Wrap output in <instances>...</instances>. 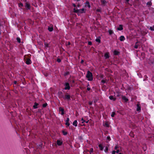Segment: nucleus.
<instances>
[{"label":"nucleus","mask_w":154,"mask_h":154,"mask_svg":"<svg viewBox=\"0 0 154 154\" xmlns=\"http://www.w3.org/2000/svg\"><path fill=\"white\" fill-rule=\"evenodd\" d=\"M86 77L89 81H91L93 80L92 73L89 71H88Z\"/></svg>","instance_id":"1"},{"label":"nucleus","mask_w":154,"mask_h":154,"mask_svg":"<svg viewBox=\"0 0 154 154\" xmlns=\"http://www.w3.org/2000/svg\"><path fill=\"white\" fill-rule=\"evenodd\" d=\"M24 60L26 62V63L27 64H29L31 63V61L30 59L27 57H26V56H25Z\"/></svg>","instance_id":"2"},{"label":"nucleus","mask_w":154,"mask_h":154,"mask_svg":"<svg viewBox=\"0 0 154 154\" xmlns=\"http://www.w3.org/2000/svg\"><path fill=\"white\" fill-rule=\"evenodd\" d=\"M63 98L64 100H70V97L69 95L66 94L63 97Z\"/></svg>","instance_id":"3"},{"label":"nucleus","mask_w":154,"mask_h":154,"mask_svg":"<svg viewBox=\"0 0 154 154\" xmlns=\"http://www.w3.org/2000/svg\"><path fill=\"white\" fill-rule=\"evenodd\" d=\"M65 89L69 90L70 89V87L69 86V84L68 83H66L65 84Z\"/></svg>","instance_id":"4"},{"label":"nucleus","mask_w":154,"mask_h":154,"mask_svg":"<svg viewBox=\"0 0 154 154\" xmlns=\"http://www.w3.org/2000/svg\"><path fill=\"white\" fill-rule=\"evenodd\" d=\"M85 10L84 8L78 10V13H85Z\"/></svg>","instance_id":"5"},{"label":"nucleus","mask_w":154,"mask_h":154,"mask_svg":"<svg viewBox=\"0 0 154 154\" xmlns=\"http://www.w3.org/2000/svg\"><path fill=\"white\" fill-rule=\"evenodd\" d=\"M25 6V8L27 9H30V5L28 2H26Z\"/></svg>","instance_id":"6"},{"label":"nucleus","mask_w":154,"mask_h":154,"mask_svg":"<svg viewBox=\"0 0 154 154\" xmlns=\"http://www.w3.org/2000/svg\"><path fill=\"white\" fill-rule=\"evenodd\" d=\"M109 99L113 101H115L116 100V98L113 97L112 96H110L109 97Z\"/></svg>","instance_id":"7"},{"label":"nucleus","mask_w":154,"mask_h":154,"mask_svg":"<svg viewBox=\"0 0 154 154\" xmlns=\"http://www.w3.org/2000/svg\"><path fill=\"white\" fill-rule=\"evenodd\" d=\"M59 110L60 112H61V114L62 115H63L64 114V109H63V108H62L61 107H60L59 108Z\"/></svg>","instance_id":"8"},{"label":"nucleus","mask_w":154,"mask_h":154,"mask_svg":"<svg viewBox=\"0 0 154 154\" xmlns=\"http://www.w3.org/2000/svg\"><path fill=\"white\" fill-rule=\"evenodd\" d=\"M138 42H136L135 45L134 46V48L135 49H137L138 48V46H139V45L138 44Z\"/></svg>","instance_id":"9"},{"label":"nucleus","mask_w":154,"mask_h":154,"mask_svg":"<svg viewBox=\"0 0 154 154\" xmlns=\"http://www.w3.org/2000/svg\"><path fill=\"white\" fill-rule=\"evenodd\" d=\"M72 124L73 125H74L75 127H76L77 125V120H75L73 122Z\"/></svg>","instance_id":"10"},{"label":"nucleus","mask_w":154,"mask_h":154,"mask_svg":"<svg viewBox=\"0 0 154 154\" xmlns=\"http://www.w3.org/2000/svg\"><path fill=\"white\" fill-rule=\"evenodd\" d=\"M123 29L122 26V25H120L119 27L117 28V29L119 30H122Z\"/></svg>","instance_id":"11"},{"label":"nucleus","mask_w":154,"mask_h":154,"mask_svg":"<svg viewBox=\"0 0 154 154\" xmlns=\"http://www.w3.org/2000/svg\"><path fill=\"white\" fill-rule=\"evenodd\" d=\"M125 40V38L123 36H121L120 37V40L121 41H123Z\"/></svg>","instance_id":"12"},{"label":"nucleus","mask_w":154,"mask_h":154,"mask_svg":"<svg viewBox=\"0 0 154 154\" xmlns=\"http://www.w3.org/2000/svg\"><path fill=\"white\" fill-rule=\"evenodd\" d=\"M38 104L36 103H35L34 105L33 106V107L34 109H36L38 108Z\"/></svg>","instance_id":"13"},{"label":"nucleus","mask_w":154,"mask_h":154,"mask_svg":"<svg viewBox=\"0 0 154 154\" xmlns=\"http://www.w3.org/2000/svg\"><path fill=\"white\" fill-rule=\"evenodd\" d=\"M109 53H107L105 54L104 57L106 59L108 58L109 57Z\"/></svg>","instance_id":"14"},{"label":"nucleus","mask_w":154,"mask_h":154,"mask_svg":"<svg viewBox=\"0 0 154 154\" xmlns=\"http://www.w3.org/2000/svg\"><path fill=\"white\" fill-rule=\"evenodd\" d=\"M62 143V141H60V140H57V144L59 146L61 145Z\"/></svg>","instance_id":"15"},{"label":"nucleus","mask_w":154,"mask_h":154,"mask_svg":"<svg viewBox=\"0 0 154 154\" xmlns=\"http://www.w3.org/2000/svg\"><path fill=\"white\" fill-rule=\"evenodd\" d=\"M122 98L123 100H124L125 102L128 101V99L125 96H122Z\"/></svg>","instance_id":"16"},{"label":"nucleus","mask_w":154,"mask_h":154,"mask_svg":"<svg viewBox=\"0 0 154 154\" xmlns=\"http://www.w3.org/2000/svg\"><path fill=\"white\" fill-rule=\"evenodd\" d=\"M48 29L50 32H51L53 31V27L52 26L51 27H48Z\"/></svg>","instance_id":"17"},{"label":"nucleus","mask_w":154,"mask_h":154,"mask_svg":"<svg viewBox=\"0 0 154 154\" xmlns=\"http://www.w3.org/2000/svg\"><path fill=\"white\" fill-rule=\"evenodd\" d=\"M98 146L101 150H103V147L101 144H99Z\"/></svg>","instance_id":"18"},{"label":"nucleus","mask_w":154,"mask_h":154,"mask_svg":"<svg viewBox=\"0 0 154 154\" xmlns=\"http://www.w3.org/2000/svg\"><path fill=\"white\" fill-rule=\"evenodd\" d=\"M101 2L102 4L104 5L106 3V1L105 0H101Z\"/></svg>","instance_id":"19"},{"label":"nucleus","mask_w":154,"mask_h":154,"mask_svg":"<svg viewBox=\"0 0 154 154\" xmlns=\"http://www.w3.org/2000/svg\"><path fill=\"white\" fill-rule=\"evenodd\" d=\"M104 125L106 127H108L109 126V124L108 122H106L104 124Z\"/></svg>","instance_id":"20"},{"label":"nucleus","mask_w":154,"mask_h":154,"mask_svg":"<svg viewBox=\"0 0 154 154\" xmlns=\"http://www.w3.org/2000/svg\"><path fill=\"white\" fill-rule=\"evenodd\" d=\"M119 52L117 51H114V54L115 55H118Z\"/></svg>","instance_id":"21"},{"label":"nucleus","mask_w":154,"mask_h":154,"mask_svg":"<svg viewBox=\"0 0 154 154\" xmlns=\"http://www.w3.org/2000/svg\"><path fill=\"white\" fill-rule=\"evenodd\" d=\"M137 111H139L141 109H140V107L139 106V105L137 104Z\"/></svg>","instance_id":"22"},{"label":"nucleus","mask_w":154,"mask_h":154,"mask_svg":"<svg viewBox=\"0 0 154 154\" xmlns=\"http://www.w3.org/2000/svg\"><path fill=\"white\" fill-rule=\"evenodd\" d=\"M86 6H88V7L89 8L90 7V5H89V2H86Z\"/></svg>","instance_id":"23"},{"label":"nucleus","mask_w":154,"mask_h":154,"mask_svg":"<svg viewBox=\"0 0 154 154\" xmlns=\"http://www.w3.org/2000/svg\"><path fill=\"white\" fill-rule=\"evenodd\" d=\"M149 29L151 30L154 31V25L150 27Z\"/></svg>","instance_id":"24"},{"label":"nucleus","mask_w":154,"mask_h":154,"mask_svg":"<svg viewBox=\"0 0 154 154\" xmlns=\"http://www.w3.org/2000/svg\"><path fill=\"white\" fill-rule=\"evenodd\" d=\"M96 41L97 42H98L99 43H100V39L99 38H98L96 39Z\"/></svg>","instance_id":"25"},{"label":"nucleus","mask_w":154,"mask_h":154,"mask_svg":"<svg viewBox=\"0 0 154 154\" xmlns=\"http://www.w3.org/2000/svg\"><path fill=\"white\" fill-rule=\"evenodd\" d=\"M147 5L151 6L152 5V2L151 1L148 2L147 4Z\"/></svg>","instance_id":"26"},{"label":"nucleus","mask_w":154,"mask_h":154,"mask_svg":"<svg viewBox=\"0 0 154 154\" xmlns=\"http://www.w3.org/2000/svg\"><path fill=\"white\" fill-rule=\"evenodd\" d=\"M106 81H107L106 80L103 79L101 81V82L103 83H106Z\"/></svg>","instance_id":"27"},{"label":"nucleus","mask_w":154,"mask_h":154,"mask_svg":"<svg viewBox=\"0 0 154 154\" xmlns=\"http://www.w3.org/2000/svg\"><path fill=\"white\" fill-rule=\"evenodd\" d=\"M108 150V148L107 147H106L105 149L104 150V151L105 152H107Z\"/></svg>","instance_id":"28"},{"label":"nucleus","mask_w":154,"mask_h":154,"mask_svg":"<svg viewBox=\"0 0 154 154\" xmlns=\"http://www.w3.org/2000/svg\"><path fill=\"white\" fill-rule=\"evenodd\" d=\"M74 12L76 13H78V10H76L75 8H74Z\"/></svg>","instance_id":"29"},{"label":"nucleus","mask_w":154,"mask_h":154,"mask_svg":"<svg viewBox=\"0 0 154 154\" xmlns=\"http://www.w3.org/2000/svg\"><path fill=\"white\" fill-rule=\"evenodd\" d=\"M119 148V147L117 146H116L114 147V149L116 150L118 149H117Z\"/></svg>","instance_id":"30"},{"label":"nucleus","mask_w":154,"mask_h":154,"mask_svg":"<svg viewBox=\"0 0 154 154\" xmlns=\"http://www.w3.org/2000/svg\"><path fill=\"white\" fill-rule=\"evenodd\" d=\"M93 151V149L92 148H91L90 149V153L91 154V153H92Z\"/></svg>","instance_id":"31"},{"label":"nucleus","mask_w":154,"mask_h":154,"mask_svg":"<svg viewBox=\"0 0 154 154\" xmlns=\"http://www.w3.org/2000/svg\"><path fill=\"white\" fill-rule=\"evenodd\" d=\"M19 6L20 7H21L23 6V4L21 3L19 4Z\"/></svg>","instance_id":"32"},{"label":"nucleus","mask_w":154,"mask_h":154,"mask_svg":"<svg viewBox=\"0 0 154 154\" xmlns=\"http://www.w3.org/2000/svg\"><path fill=\"white\" fill-rule=\"evenodd\" d=\"M115 115V112H112L111 116L112 117H114Z\"/></svg>","instance_id":"33"},{"label":"nucleus","mask_w":154,"mask_h":154,"mask_svg":"<svg viewBox=\"0 0 154 154\" xmlns=\"http://www.w3.org/2000/svg\"><path fill=\"white\" fill-rule=\"evenodd\" d=\"M66 125H67L68 126H69L70 125V124L69 123V122L66 121Z\"/></svg>","instance_id":"34"},{"label":"nucleus","mask_w":154,"mask_h":154,"mask_svg":"<svg viewBox=\"0 0 154 154\" xmlns=\"http://www.w3.org/2000/svg\"><path fill=\"white\" fill-rule=\"evenodd\" d=\"M17 42H18L20 43V39L19 38H17Z\"/></svg>","instance_id":"35"},{"label":"nucleus","mask_w":154,"mask_h":154,"mask_svg":"<svg viewBox=\"0 0 154 154\" xmlns=\"http://www.w3.org/2000/svg\"><path fill=\"white\" fill-rule=\"evenodd\" d=\"M81 121H82V123H83L85 122V121L84 120L83 118L81 119Z\"/></svg>","instance_id":"36"},{"label":"nucleus","mask_w":154,"mask_h":154,"mask_svg":"<svg viewBox=\"0 0 154 154\" xmlns=\"http://www.w3.org/2000/svg\"><path fill=\"white\" fill-rule=\"evenodd\" d=\"M63 133L64 135H66L67 134V132L64 131H63Z\"/></svg>","instance_id":"37"},{"label":"nucleus","mask_w":154,"mask_h":154,"mask_svg":"<svg viewBox=\"0 0 154 154\" xmlns=\"http://www.w3.org/2000/svg\"><path fill=\"white\" fill-rule=\"evenodd\" d=\"M69 72H66L65 74H64V75L65 76L67 75H68L69 74Z\"/></svg>","instance_id":"38"},{"label":"nucleus","mask_w":154,"mask_h":154,"mask_svg":"<svg viewBox=\"0 0 154 154\" xmlns=\"http://www.w3.org/2000/svg\"><path fill=\"white\" fill-rule=\"evenodd\" d=\"M47 103H45L43 105V107H45L47 106Z\"/></svg>","instance_id":"39"},{"label":"nucleus","mask_w":154,"mask_h":154,"mask_svg":"<svg viewBox=\"0 0 154 154\" xmlns=\"http://www.w3.org/2000/svg\"><path fill=\"white\" fill-rule=\"evenodd\" d=\"M109 32L110 35H111L113 33V32L112 30H109Z\"/></svg>","instance_id":"40"},{"label":"nucleus","mask_w":154,"mask_h":154,"mask_svg":"<svg viewBox=\"0 0 154 154\" xmlns=\"http://www.w3.org/2000/svg\"><path fill=\"white\" fill-rule=\"evenodd\" d=\"M57 61L59 63V62H60V61H61V60L60 59H58L57 60Z\"/></svg>","instance_id":"41"},{"label":"nucleus","mask_w":154,"mask_h":154,"mask_svg":"<svg viewBox=\"0 0 154 154\" xmlns=\"http://www.w3.org/2000/svg\"><path fill=\"white\" fill-rule=\"evenodd\" d=\"M69 118H67V119L66 120V122H69Z\"/></svg>","instance_id":"42"},{"label":"nucleus","mask_w":154,"mask_h":154,"mask_svg":"<svg viewBox=\"0 0 154 154\" xmlns=\"http://www.w3.org/2000/svg\"><path fill=\"white\" fill-rule=\"evenodd\" d=\"M119 149H118L116 150V152L117 153H119Z\"/></svg>","instance_id":"43"},{"label":"nucleus","mask_w":154,"mask_h":154,"mask_svg":"<svg viewBox=\"0 0 154 154\" xmlns=\"http://www.w3.org/2000/svg\"><path fill=\"white\" fill-rule=\"evenodd\" d=\"M96 11H97V12H100L101 11L99 9H97L96 10Z\"/></svg>","instance_id":"44"},{"label":"nucleus","mask_w":154,"mask_h":154,"mask_svg":"<svg viewBox=\"0 0 154 154\" xmlns=\"http://www.w3.org/2000/svg\"><path fill=\"white\" fill-rule=\"evenodd\" d=\"M116 152L115 151H113L112 152V154H115Z\"/></svg>","instance_id":"45"},{"label":"nucleus","mask_w":154,"mask_h":154,"mask_svg":"<svg viewBox=\"0 0 154 154\" xmlns=\"http://www.w3.org/2000/svg\"><path fill=\"white\" fill-rule=\"evenodd\" d=\"M89 104L90 105H91L92 104V102H89Z\"/></svg>","instance_id":"46"},{"label":"nucleus","mask_w":154,"mask_h":154,"mask_svg":"<svg viewBox=\"0 0 154 154\" xmlns=\"http://www.w3.org/2000/svg\"><path fill=\"white\" fill-rule=\"evenodd\" d=\"M107 139L109 140H110V139L109 137H107Z\"/></svg>","instance_id":"47"},{"label":"nucleus","mask_w":154,"mask_h":154,"mask_svg":"<svg viewBox=\"0 0 154 154\" xmlns=\"http://www.w3.org/2000/svg\"><path fill=\"white\" fill-rule=\"evenodd\" d=\"M88 44L89 45H91V42H88Z\"/></svg>","instance_id":"48"},{"label":"nucleus","mask_w":154,"mask_h":154,"mask_svg":"<svg viewBox=\"0 0 154 154\" xmlns=\"http://www.w3.org/2000/svg\"><path fill=\"white\" fill-rule=\"evenodd\" d=\"M87 90H88V91H89L90 90V88H87Z\"/></svg>","instance_id":"49"},{"label":"nucleus","mask_w":154,"mask_h":154,"mask_svg":"<svg viewBox=\"0 0 154 154\" xmlns=\"http://www.w3.org/2000/svg\"><path fill=\"white\" fill-rule=\"evenodd\" d=\"M126 2V3H128L129 1V0H125Z\"/></svg>","instance_id":"50"},{"label":"nucleus","mask_w":154,"mask_h":154,"mask_svg":"<svg viewBox=\"0 0 154 154\" xmlns=\"http://www.w3.org/2000/svg\"><path fill=\"white\" fill-rule=\"evenodd\" d=\"M73 6H74V7H76V5H75V4H73Z\"/></svg>","instance_id":"51"},{"label":"nucleus","mask_w":154,"mask_h":154,"mask_svg":"<svg viewBox=\"0 0 154 154\" xmlns=\"http://www.w3.org/2000/svg\"><path fill=\"white\" fill-rule=\"evenodd\" d=\"M83 62H84L83 60H81V63H83Z\"/></svg>","instance_id":"52"},{"label":"nucleus","mask_w":154,"mask_h":154,"mask_svg":"<svg viewBox=\"0 0 154 154\" xmlns=\"http://www.w3.org/2000/svg\"><path fill=\"white\" fill-rule=\"evenodd\" d=\"M88 121H85V122L86 123H88Z\"/></svg>","instance_id":"53"},{"label":"nucleus","mask_w":154,"mask_h":154,"mask_svg":"<svg viewBox=\"0 0 154 154\" xmlns=\"http://www.w3.org/2000/svg\"><path fill=\"white\" fill-rule=\"evenodd\" d=\"M88 86H89V85L88 84V85H87V87H88Z\"/></svg>","instance_id":"54"},{"label":"nucleus","mask_w":154,"mask_h":154,"mask_svg":"<svg viewBox=\"0 0 154 154\" xmlns=\"http://www.w3.org/2000/svg\"><path fill=\"white\" fill-rule=\"evenodd\" d=\"M70 42H69L68 43V45H70Z\"/></svg>","instance_id":"55"},{"label":"nucleus","mask_w":154,"mask_h":154,"mask_svg":"<svg viewBox=\"0 0 154 154\" xmlns=\"http://www.w3.org/2000/svg\"><path fill=\"white\" fill-rule=\"evenodd\" d=\"M17 82H14V83L15 84H16V83Z\"/></svg>","instance_id":"56"},{"label":"nucleus","mask_w":154,"mask_h":154,"mask_svg":"<svg viewBox=\"0 0 154 154\" xmlns=\"http://www.w3.org/2000/svg\"><path fill=\"white\" fill-rule=\"evenodd\" d=\"M119 154H121V153H119Z\"/></svg>","instance_id":"57"},{"label":"nucleus","mask_w":154,"mask_h":154,"mask_svg":"<svg viewBox=\"0 0 154 154\" xmlns=\"http://www.w3.org/2000/svg\"><path fill=\"white\" fill-rule=\"evenodd\" d=\"M76 0L77 1H79L80 0Z\"/></svg>","instance_id":"58"}]
</instances>
